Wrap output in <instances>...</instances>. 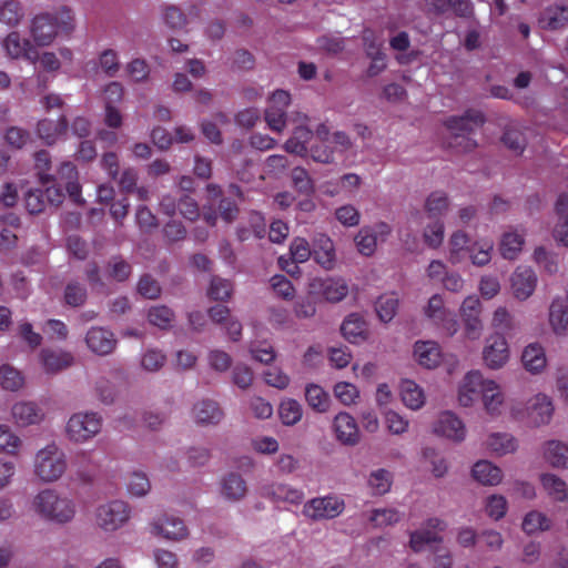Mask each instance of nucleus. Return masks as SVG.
Wrapping results in <instances>:
<instances>
[{
  "instance_id": "4c0bfd02",
  "label": "nucleus",
  "mask_w": 568,
  "mask_h": 568,
  "mask_svg": "<svg viewBox=\"0 0 568 568\" xmlns=\"http://www.w3.org/2000/svg\"><path fill=\"white\" fill-rule=\"evenodd\" d=\"M525 245V233L519 230L506 231L499 241L500 255L509 261L516 260Z\"/></svg>"
},
{
  "instance_id": "6e6d98bb",
  "label": "nucleus",
  "mask_w": 568,
  "mask_h": 568,
  "mask_svg": "<svg viewBox=\"0 0 568 568\" xmlns=\"http://www.w3.org/2000/svg\"><path fill=\"white\" fill-rule=\"evenodd\" d=\"M278 417L283 425L294 426L302 420L303 406L294 398H284L278 405Z\"/></svg>"
},
{
  "instance_id": "473e14b6",
  "label": "nucleus",
  "mask_w": 568,
  "mask_h": 568,
  "mask_svg": "<svg viewBox=\"0 0 568 568\" xmlns=\"http://www.w3.org/2000/svg\"><path fill=\"white\" fill-rule=\"evenodd\" d=\"M304 399L310 409L318 414L328 413L333 405L329 393L317 383H307L305 385Z\"/></svg>"
},
{
  "instance_id": "49530a36",
  "label": "nucleus",
  "mask_w": 568,
  "mask_h": 568,
  "mask_svg": "<svg viewBox=\"0 0 568 568\" xmlns=\"http://www.w3.org/2000/svg\"><path fill=\"white\" fill-rule=\"evenodd\" d=\"M57 179L59 184H65L67 192L74 202L81 201V189L78 182V172L72 163H63L59 169Z\"/></svg>"
},
{
  "instance_id": "dca6fc26",
  "label": "nucleus",
  "mask_w": 568,
  "mask_h": 568,
  "mask_svg": "<svg viewBox=\"0 0 568 568\" xmlns=\"http://www.w3.org/2000/svg\"><path fill=\"white\" fill-rule=\"evenodd\" d=\"M345 509L344 499L336 495L315 497L303 506V515L312 520L333 519Z\"/></svg>"
},
{
  "instance_id": "5701e85b",
  "label": "nucleus",
  "mask_w": 568,
  "mask_h": 568,
  "mask_svg": "<svg viewBox=\"0 0 568 568\" xmlns=\"http://www.w3.org/2000/svg\"><path fill=\"white\" fill-rule=\"evenodd\" d=\"M60 34L57 30L51 14L41 12L36 14L30 24V37L32 41L39 47L50 45L55 38Z\"/></svg>"
},
{
  "instance_id": "8fccbe9b",
  "label": "nucleus",
  "mask_w": 568,
  "mask_h": 568,
  "mask_svg": "<svg viewBox=\"0 0 568 568\" xmlns=\"http://www.w3.org/2000/svg\"><path fill=\"white\" fill-rule=\"evenodd\" d=\"M65 133L67 122L63 118L57 120L44 119L38 124V134L48 144L57 142Z\"/></svg>"
},
{
  "instance_id": "2eb2a0df",
  "label": "nucleus",
  "mask_w": 568,
  "mask_h": 568,
  "mask_svg": "<svg viewBox=\"0 0 568 568\" xmlns=\"http://www.w3.org/2000/svg\"><path fill=\"white\" fill-rule=\"evenodd\" d=\"M331 429L335 440L343 446L355 447L362 440V432L356 418L346 410H339L333 416Z\"/></svg>"
},
{
  "instance_id": "e433bc0d",
  "label": "nucleus",
  "mask_w": 568,
  "mask_h": 568,
  "mask_svg": "<svg viewBox=\"0 0 568 568\" xmlns=\"http://www.w3.org/2000/svg\"><path fill=\"white\" fill-rule=\"evenodd\" d=\"M539 483L552 500L568 503V484L561 477L552 473H542L539 475Z\"/></svg>"
},
{
  "instance_id": "f03ea898",
  "label": "nucleus",
  "mask_w": 568,
  "mask_h": 568,
  "mask_svg": "<svg viewBox=\"0 0 568 568\" xmlns=\"http://www.w3.org/2000/svg\"><path fill=\"white\" fill-rule=\"evenodd\" d=\"M68 470V457L55 442H50L36 450L32 457V474L41 484H54Z\"/></svg>"
},
{
  "instance_id": "f8f14e48",
  "label": "nucleus",
  "mask_w": 568,
  "mask_h": 568,
  "mask_svg": "<svg viewBox=\"0 0 568 568\" xmlns=\"http://www.w3.org/2000/svg\"><path fill=\"white\" fill-rule=\"evenodd\" d=\"M489 377L480 369H469L456 386V402L463 408H471L480 402L481 394Z\"/></svg>"
},
{
  "instance_id": "412c9836",
  "label": "nucleus",
  "mask_w": 568,
  "mask_h": 568,
  "mask_svg": "<svg viewBox=\"0 0 568 568\" xmlns=\"http://www.w3.org/2000/svg\"><path fill=\"white\" fill-rule=\"evenodd\" d=\"M84 342L89 351L98 356L109 355L116 347V338L113 332L102 326L90 327Z\"/></svg>"
},
{
  "instance_id": "423d86ee",
  "label": "nucleus",
  "mask_w": 568,
  "mask_h": 568,
  "mask_svg": "<svg viewBox=\"0 0 568 568\" xmlns=\"http://www.w3.org/2000/svg\"><path fill=\"white\" fill-rule=\"evenodd\" d=\"M555 414V403L551 396L546 393L538 392L532 395L528 402L526 409L511 406L510 416L516 420L527 419L531 427H542L549 425Z\"/></svg>"
},
{
  "instance_id": "a19ab883",
  "label": "nucleus",
  "mask_w": 568,
  "mask_h": 568,
  "mask_svg": "<svg viewBox=\"0 0 568 568\" xmlns=\"http://www.w3.org/2000/svg\"><path fill=\"white\" fill-rule=\"evenodd\" d=\"M60 58L64 61H71L73 58L72 50L68 47H61L57 52L44 51L41 54H38L36 51V59L32 62H37L43 71L57 72L61 68Z\"/></svg>"
},
{
  "instance_id": "c03bdc74",
  "label": "nucleus",
  "mask_w": 568,
  "mask_h": 568,
  "mask_svg": "<svg viewBox=\"0 0 568 568\" xmlns=\"http://www.w3.org/2000/svg\"><path fill=\"white\" fill-rule=\"evenodd\" d=\"M548 324L557 337L568 335V311L562 308L559 300H552L548 311Z\"/></svg>"
},
{
  "instance_id": "ea45409f",
  "label": "nucleus",
  "mask_w": 568,
  "mask_h": 568,
  "mask_svg": "<svg viewBox=\"0 0 568 568\" xmlns=\"http://www.w3.org/2000/svg\"><path fill=\"white\" fill-rule=\"evenodd\" d=\"M551 527L552 520L544 511L531 509L523 517L521 529L528 536H535L544 531H548Z\"/></svg>"
},
{
  "instance_id": "6e6552de",
  "label": "nucleus",
  "mask_w": 568,
  "mask_h": 568,
  "mask_svg": "<svg viewBox=\"0 0 568 568\" xmlns=\"http://www.w3.org/2000/svg\"><path fill=\"white\" fill-rule=\"evenodd\" d=\"M151 536L170 541L180 542L190 536V529L182 517L174 513H160L148 525Z\"/></svg>"
},
{
  "instance_id": "bb28decb",
  "label": "nucleus",
  "mask_w": 568,
  "mask_h": 568,
  "mask_svg": "<svg viewBox=\"0 0 568 568\" xmlns=\"http://www.w3.org/2000/svg\"><path fill=\"white\" fill-rule=\"evenodd\" d=\"M541 29L556 31L568 26V0H561L548 6L539 16Z\"/></svg>"
},
{
  "instance_id": "cd10ccee",
  "label": "nucleus",
  "mask_w": 568,
  "mask_h": 568,
  "mask_svg": "<svg viewBox=\"0 0 568 568\" xmlns=\"http://www.w3.org/2000/svg\"><path fill=\"white\" fill-rule=\"evenodd\" d=\"M363 42L366 55L371 59L367 74L375 77L386 69V55L382 51V41L377 40L373 31L366 30Z\"/></svg>"
},
{
  "instance_id": "a18cd8bd",
  "label": "nucleus",
  "mask_w": 568,
  "mask_h": 568,
  "mask_svg": "<svg viewBox=\"0 0 568 568\" xmlns=\"http://www.w3.org/2000/svg\"><path fill=\"white\" fill-rule=\"evenodd\" d=\"M469 239L463 231H455L448 240V262L453 265L460 264L468 252Z\"/></svg>"
},
{
  "instance_id": "ddd939ff",
  "label": "nucleus",
  "mask_w": 568,
  "mask_h": 568,
  "mask_svg": "<svg viewBox=\"0 0 568 568\" xmlns=\"http://www.w3.org/2000/svg\"><path fill=\"white\" fill-rule=\"evenodd\" d=\"M510 346L503 333L495 332L485 339L481 361L491 371L504 368L510 361Z\"/></svg>"
},
{
  "instance_id": "7ed1b4c3",
  "label": "nucleus",
  "mask_w": 568,
  "mask_h": 568,
  "mask_svg": "<svg viewBox=\"0 0 568 568\" xmlns=\"http://www.w3.org/2000/svg\"><path fill=\"white\" fill-rule=\"evenodd\" d=\"M317 143L310 146L307 156L323 164H331L337 154H342L352 148V141L342 131H336L329 136V129L325 123H318L315 130Z\"/></svg>"
},
{
  "instance_id": "0eeeda50",
  "label": "nucleus",
  "mask_w": 568,
  "mask_h": 568,
  "mask_svg": "<svg viewBox=\"0 0 568 568\" xmlns=\"http://www.w3.org/2000/svg\"><path fill=\"white\" fill-rule=\"evenodd\" d=\"M290 123L293 126L291 136L284 143V150L301 158L307 156L308 143L315 136L316 125L313 119L304 112L295 111L290 115Z\"/></svg>"
},
{
  "instance_id": "09e8293b",
  "label": "nucleus",
  "mask_w": 568,
  "mask_h": 568,
  "mask_svg": "<svg viewBox=\"0 0 568 568\" xmlns=\"http://www.w3.org/2000/svg\"><path fill=\"white\" fill-rule=\"evenodd\" d=\"M151 481L143 471L135 470L128 475L125 479V489L132 498H143L151 491Z\"/></svg>"
},
{
  "instance_id": "0e129e2a",
  "label": "nucleus",
  "mask_w": 568,
  "mask_h": 568,
  "mask_svg": "<svg viewBox=\"0 0 568 568\" xmlns=\"http://www.w3.org/2000/svg\"><path fill=\"white\" fill-rule=\"evenodd\" d=\"M484 509L490 519L498 521L503 519L508 511V500L500 494H490L485 498Z\"/></svg>"
},
{
  "instance_id": "e2e57ef3",
  "label": "nucleus",
  "mask_w": 568,
  "mask_h": 568,
  "mask_svg": "<svg viewBox=\"0 0 568 568\" xmlns=\"http://www.w3.org/2000/svg\"><path fill=\"white\" fill-rule=\"evenodd\" d=\"M425 212L429 219H439L449 207V200L445 192L434 191L425 200Z\"/></svg>"
},
{
  "instance_id": "c9c22d12",
  "label": "nucleus",
  "mask_w": 568,
  "mask_h": 568,
  "mask_svg": "<svg viewBox=\"0 0 568 568\" xmlns=\"http://www.w3.org/2000/svg\"><path fill=\"white\" fill-rule=\"evenodd\" d=\"M221 495L227 501H240L247 493V486L244 478L236 473H229L221 478Z\"/></svg>"
},
{
  "instance_id": "79ce46f5",
  "label": "nucleus",
  "mask_w": 568,
  "mask_h": 568,
  "mask_svg": "<svg viewBox=\"0 0 568 568\" xmlns=\"http://www.w3.org/2000/svg\"><path fill=\"white\" fill-rule=\"evenodd\" d=\"M3 45L8 54L12 58H26L29 61L36 59V49L32 43L27 39H22L18 32L9 33Z\"/></svg>"
},
{
  "instance_id": "680f3d73",
  "label": "nucleus",
  "mask_w": 568,
  "mask_h": 568,
  "mask_svg": "<svg viewBox=\"0 0 568 568\" xmlns=\"http://www.w3.org/2000/svg\"><path fill=\"white\" fill-rule=\"evenodd\" d=\"M24 17L22 4L17 0H4L0 3V23L16 27Z\"/></svg>"
},
{
  "instance_id": "1a4fd4ad",
  "label": "nucleus",
  "mask_w": 568,
  "mask_h": 568,
  "mask_svg": "<svg viewBox=\"0 0 568 568\" xmlns=\"http://www.w3.org/2000/svg\"><path fill=\"white\" fill-rule=\"evenodd\" d=\"M484 115L480 111H467L460 116H449L445 120V126L449 134L455 139L454 146L464 151L475 148L476 142L468 135L477 128L483 125Z\"/></svg>"
},
{
  "instance_id": "bf43d9fd",
  "label": "nucleus",
  "mask_w": 568,
  "mask_h": 568,
  "mask_svg": "<svg viewBox=\"0 0 568 568\" xmlns=\"http://www.w3.org/2000/svg\"><path fill=\"white\" fill-rule=\"evenodd\" d=\"M26 383L23 374L17 368L4 364L0 366V388L7 392H19Z\"/></svg>"
},
{
  "instance_id": "4468645a",
  "label": "nucleus",
  "mask_w": 568,
  "mask_h": 568,
  "mask_svg": "<svg viewBox=\"0 0 568 568\" xmlns=\"http://www.w3.org/2000/svg\"><path fill=\"white\" fill-rule=\"evenodd\" d=\"M446 528V521L440 518L433 517L427 519L420 528L410 534V549L415 552L435 549L443 541L439 534Z\"/></svg>"
},
{
  "instance_id": "3c124183",
  "label": "nucleus",
  "mask_w": 568,
  "mask_h": 568,
  "mask_svg": "<svg viewBox=\"0 0 568 568\" xmlns=\"http://www.w3.org/2000/svg\"><path fill=\"white\" fill-rule=\"evenodd\" d=\"M494 242L489 239L474 241L468 247V256L475 266H485L491 260Z\"/></svg>"
},
{
  "instance_id": "69168bd1",
  "label": "nucleus",
  "mask_w": 568,
  "mask_h": 568,
  "mask_svg": "<svg viewBox=\"0 0 568 568\" xmlns=\"http://www.w3.org/2000/svg\"><path fill=\"white\" fill-rule=\"evenodd\" d=\"M252 359L270 365L276 359V351L268 342L251 341L247 346Z\"/></svg>"
},
{
  "instance_id": "4d7b16f0",
  "label": "nucleus",
  "mask_w": 568,
  "mask_h": 568,
  "mask_svg": "<svg viewBox=\"0 0 568 568\" xmlns=\"http://www.w3.org/2000/svg\"><path fill=\"white\" fill-rule=\"evenodd\" d=\"M382 417L386 430L392 435L402 436L409 429V419L397 410L384 409Z\"/></svg>"
},
{
  "instance_id": "6ab92c4d",
  "label": "nucleus",
  "mask_w": 568,
  "mask_h": 568,
  "mask_svg": "<svg viewBox=\"0 0 568 568\" xmlns=\"http://www.w3.org/2000/svg\"><path fill=\"white\" fill-rule=\"evenodd\" d=\"M412 357L422 368L435 369L442 364L444 353L437 342L419 339L413 344Z\"/></svg>"
},
{
  "instance_id": "774afa93",
  "label": "nucleus",
  "mask_w": 568,
  "mask_h": 568,
  "mask_svg": "<svg viewBox=\"0 0 568 568\" xmlns=\"http://www.w3.org/2000/svg\"><path fill=\"white\" fill-rule=\"evenodd\" d=\"M262 377L266 385L280 390L286 389L292 382L291 376L280 366L265 369Z\"/></svg>"
},
{
  "instance_id": "f3484780",
  "label": "nucleus",
  "mask_w": 568,
  "mask_h": 568,
  "mask_svg": "<svg viewBox=\"0 0 568 568\" xmlns=\"http://www.w3.org/2000/svg\"><path fill=\"white\" fill-rule=\"evenodd\" d=\"M291 103V95L287 91L276 90L272 93L267 101V108L264 112V119L267 128L277 133H283L290 116L286 114V109Z\"/></svg>"
},
{
  "instance_id": "393cba45",
  "label": "nucleus",
  "mask_w": 568,
  "mask_h": 568,
  "mask_svg": "<svg viewBox=\"0 0 568 568\" xmlns=\"http://www.w3.org/2000/svg\"><path fill=\"white\" fill-rule=\"evenodd\" d=\"M480 404L488 416L497 418L501 415L505 406V393L496 379L489 377L481 394Z\"/></svg>"
},
{
  "instance_id": "c85d7f7f",
  "label": "nucleus",
  "mask_w": 568,
  "mask_h": 568,
  "mask_svg": "<svg viewBox=\"0 0 568 568\" xmlns=\"http://www.w3.org/2000/svg\"><path fill=\"white\" fill-rule=\"evenodd\" d=\"M520 361L525 371L531 375L544 373L548 363L546 349L538 342L529 343L523 348Z\"/></svg>"
},
{
  "instance_id": "338daca9",
  "label": "nucleus",
  "mask_w": 568,
  "mask_h": 568,
  "mask_svg": "<svg viewBox=\"0 0 568 568\" xmlns=\"http://www.w3.org/2000/svg\"><path fill=\"white\" fill-rule=\"evenodd\" d=\"M316 301L318 300L316 297L310 296L308 293L305 296H300L298 298H296L292 306V312L295 318L304 321L315 317L317 313Z\"/></svg>"
},
{
  "instance_id": "b1692460",
  "label": "nucleus",
  "mask_w": 568,
  "mask_h": 568,
  "mask_svg": "<svg viewBox=\"0 0 568 568\" xmlns=\"http://www.w3.org/2000/svg\"><path fill=\"white\" fill-rule=\"evenodd\" d=\"M11 417L18 427H29L41 424L45 414L36 402L19 400L11 407Z\"/></svg>"
},
{
  "instance_id": "5fc2aeb1",
  "label": "nucleus",
  "mask_w": 568,
  "mask_h": 568,
  "mask_svg": "<svg viewBox=\"0 0 568 568\" xmlns=\"http://www.w3.org/2000/svg\"><path fill=\"white\" fill-rule=\"evenodd\" d=\"M393 485V475L385 468H377L369 473L367 486L374 496H382L388 493Z\"/></svg>"
},
{
  "instance_id": "4be33fe9",
  "label": "nucleus",
  "mask_w": 568,
  "mask_h": 568,
  "mask_svg": "<svg viewBox=\"0 0 568 568\" xmlns=\"http://www.w3.org/2000/svg\"><path fill=\"white\" fill-rule=\"evenodd\" d=\"M38 362L48 375H54L69 368L74 363L72 353L61 348H42L38 354Z\"/></svg>"
},
{
  "instance_id": "f704fd0d",
  "label": "nucleus",
  "mask_w": 568,
  "mask_h": 568,
  "mask_svg": "<svg viewBox=\"0 0 568 568\" xmlns=\"http://www.w3.org/2000/svg\"><path fill=\"white\" fill-rule=\"evenodd\" d=\"M544 460L552 468L568 469V444L550 439L541 447Z\"/></svg>"
},
{
  "instance_id": "a211bd4d",
  "label": "nucleus",
  "mask_w": 568,
  "mask_h": 568,
  "mask_svg": "<svg viewBox=\"0 0 568 568\" xmlns=\"http://www.w3.org/2000/svg\"><path fill=\"white\" fill-rule=\"evenodd\" d=\"M538 277L536 272L526 265L517 266L509 277L511 295L519 302L527 301L536 291Z\"/></svg>"
},
{
  "instance_id": "37998d69",
  "label": "nucleus",
  "mask_w": 568,
  "mask_h": 568,
  "mask_svg": "<svg viewBox=\"0 0 568 568\" xmlns=\"http://www.w3.org/2000/svg\"><path fill=\"white\" fill-rule=\"evenodd\" d=\"M334 398L344 407H353L361 403L359 387L348 381H338L332 387Z\"/></svg>"
},
{
  "instance_id": "9b49d317",
  "label": "nucleus",
  "mask_w": 568,
  "mask_h": 568,
  "mask_svg": "<svg viewBox=\"0 0 568 568\" xmlns=\"http://www.w3.org/2000/svg\"><path fill=\"white\" fill-rule=\"evenodd\" d=\"M432 434L453 444H462L468 435L464 419L455 412H439L430 426Z\"/></svg>"
},
{
  "instance_id": "864d4df0",
  "label": "nucleus",
  "mask_w": 568,
  "mask_h": 568,
  "mask_svg": "<svg viewBox=\"0 0 568 568\" xmlns=\"http://www.w3.org/2000/svg\"><path fill=\"white\" fill-rule=\"evenodd\" d=\"M398 306L399 297L395 292L381 295L375 303L377 316L384 323H389L395 317Z\"/></svg>"
},
{
  "instance_id": "a878e982",
  "label": "nucleus",
  "mask_w": 568,
  "mask_h": 568,
  "mask_svg": "<svg viewBox=\"0 0 568 568\" xmlns=\"http://www.w3.org/2000/svg\"><path fill=\"white\" fill-rule=\"evenodd\" d=\"M312 256L314 261L325 271H333L337 264L336 250L333 240L318 234L313 240Z\"/></svg>"
},
{
  "instance_id": "c756f323",
  "label": "nucleus",
  "mask_w": 568,
  "mask_h": 568,
  "mask_svg": "<svg viewBox=\"0 0 568 568\" xmlns=\"http://www.w3.org/2000/svg\"><path fill=\"white\" fill-rule=\"evenodd\" d=\"M470 476L481 486L495 487L501 484L504 471L493 462L480 459L473 465Z\"/></svg>"
},
{
  "instance_id": "aec40b11",
  "label": "nucleus",
  "mask_w": 568,
  "mask_h": 568,
  "mask_svg": "<svg viewBox=\"0 0 568 568\" xmlns=\"http://www.w3.org/2000/svg\"><path fill=\"white\" fill-rule=\"evenodd\" d=\"M261 496L274 504L300 505L305 495L302 489L285 483H272L261 487Z\"/></svg>"
},
{
  "instance_id": "58836bf2",
  "label": "nucleus",
  "mask_w": 568,
  "mask_h": 568,
  "mask_svg": "<svg viewBox=\"0 0 568 568\" xmlns=\"http://www.w3.org/2000/svg\"><path fill=\"white\" fill-rule=\"evenodd\" d=\"M223 410L215 400L202 399L193 407V417L199 424L214 425L222 420Z\"/></svg>"
},
{
  "instance_id": "2f4dec72",
  "label": "nucleus",
  "mask_w": 568,
  "mask_h": 568,
  "mask_svg": "<svg viewBox=\"0 0 568 568\" xmlns=\"http://www.w3.org/2000/svg\"><path fill=\"white\" fill-rule=\"evenodd\" d=\"M343 337L351 344L359 345L368 339L369 332L365 320L358 314H349L341 326Z\"/></svg>"
},
{
  "instance_id": "9d476101",
  "label": "nucleus",
  "mask_w": 568,
  "mask_h": 568,
  "mask_svg": "<svg viewBox=\"0 0 568 568\" xmlns=\"http://www.w3.org/2000/svg\"><path fill=\"white\" fill-rule=\"evenodd\" d=\"M306 287L310 296L329 304L344 301L349 293L348 283L342 276H315L307 282Z\"/></svg>"
},
{
  "instance_id": "39448f33",
  "label": "nucleus",
  "mask_w": 568,
  "mask_h": 568,
  "mask_svg": "<svg viewBox=\"0 0 568 568\" xmlns=\"http://www.w3.org/2000/svg\"><path fill=\"white\" fill-rule=\"evenodd\" d=\"M132 518V507L123 499L114 498L101 503L94 510V523L104 532H115Z\"/></svg>"
},
{
  "instance_id": "72a5a7b5",
  "label": "nucleus",
  "mask_w": 568,
  "mask_h": 568,
  "mask_svg": "<svg viewBox=\"0 0 568 568\" xmlns=\"http://www.w3.org/2000/svg\"><path fill=\"white\" fill-rule=\"evenodd\" d=\"M399 396L403 405L414 412L420 410L426 404V393L424 388L409 378L400 382Z\"/></svg>"
},
{
  "instance_id": "7c9ffc66",
  "label": "nucleus",
  "mask_w": 568,
  "mask_h": 568,
  "mask_svg": "<svg viewBox=\"0 0 568 568\" xmlns=\"http://www.w3.org/2000/svg\"><path fill=\"white\" fill-rule=\"evenodd\" d=\"M485 447L490 454L503 457L516 453L519 444L510 433L494 432L486 437Z\"/></svg>"
},
{
  "instance_id": "052dcab7",
  "label": "nucleus",
  "mask_w": 568,
  "mask_h": 568,
  "mask_svg": "<svg viewBox=\"0 0 568 568\" xmlns=\"http://www.w3.org/2000/svg\"><path fill=\"white\" fill-rule=\"evenodd\" d=\"M423 241L429 248H439L445 239V225L440 219H433L423 229Z\"/></svg>"
},
{
  "instance_id": "13d9d810",
  "label": "nucleus",
  "mask_w": 568,
  "mask_h": 568,
  "mask_svg": "<svg viewBox=\"0 0 568 568\" xmlns=\"http://www.w3.org/2000/svg\"><path fill=\"white\" fill-rule=\"evenodd\" d=\"M424 316L432 321L434 324H438L439 321H444L446 315H450L446 308L445 297L440 293L433 294L423 307Z\"/></svg>"
},
{
  "instance_id": "603ef678",
  "label": "nucleus",
  "mask_w": 568,
  "mask_h": 568,
  "mask_svg": "<svg viewBox=\"0 0 568 568\" xmlns=\"http://www.w3.org/2000/svg\"><path fill=\"white\" fill-rule=\"evenodd\" d=\"M51 14V19L61 34H71L75 29V16L73 10L67 6H60L51 11H47Z\"/></svg>"
},
{
  "instance_id": "20e7f679",
  "label": "nucleus",
  "mask_w": 568,
  "mask_h": 568,
  "mask_svg": "<svg viewBox=\"0 0 568 568\" xmlns=\"http://www.w3.org/2000/svg\"><path fill=\"white\" fill-rule=\"evenodd\" d=\"M102 416L92 410H81L69 416L64 435L67 439L77 445L92 442L102 430Z\"/></svg>"
},
{
  "instance_id": "f257e3e1",
  "label": "nucleus",
  "mask_w": 568,
  "mask_h": 568,
  "mask_svg": "<svg viewBox=\"0 0 568 568\" xmlns=\"http://www.w3.org/2000/svg\"><path fill=\"white\" fill-rule=\"evenodd\" d=\"M30 510L43 523L67 526L77 518L78 501L55 488L39 490L30 501Z\"/></svg>"
},
{
  "instance_id": "de8ad7c7",
  "label": "nucleus",
  "mask_w": 568,
  "mask_h": 568,
  "mask_svg": "<svg viewBox=\"0 0 568 568\" xmlns=\"http://www.w3.org/2000/svg\"><path fill=\"white\" fill-rule=\"evenodd\" d=\"M422 460L428 466L430 473L437 477H444L449 469L447 459L435 447L426 446L420 452Z\"/></svg>"
}]
</instances>
